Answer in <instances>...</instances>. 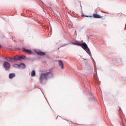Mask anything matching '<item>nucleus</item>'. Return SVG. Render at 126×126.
<instances>
[{
  "label": "nucleus",
  "instance_id": "f257e3e1",
  "mask_svg": "<svg viewBox=\"0 0 126 126\" xmlns=\"http://www.w3.org/2000/svg\"><path fill=\"white\" fill-rule=\"evenodd\" d=\"M51 77H53V73H52V72L42 73L39 75V82H40L41 84H43L44 82H46L49 78H51Z\"/></svg>",
  "mask_w": 126,
  "mask_h": 126
},
{
  "label": "nucleus",
  "instance_id": "f03ea898",
  "mask_svg": "<svg viewBox=\"0 0 126 126\" xmlns=\"http://www.w3.org/2000/svg\"><path fill=\"white\" fill-rule=\"evenodd\" d=\"M3 66L5 68V70H7L10 68V63L7 62H5L3 64Z\"/></svg>",
  "mask_w": 126,
  "mask_h": 126
},
{
  "label": "nucleus",
  "instance_id": "7ed1b4c3",
  "mask_svg": "<svg viewBox=\"0 0 126 126\" xmlns=\"http://www.w3.org/2000/svg\"><path fill=\"white\" fill-rule=\"evenodd\" d=\"M80 47H82V48H83V49L84 50H85V51H88V52H89V51H90V49L88 48V46H87V44H86V43H82L81 44Z\"/></svg>",
  "mask_w": 126,
  "mask_h": 126
},
{
  "label": "nucleus",
  "instance_id": "20e7f679",
  "mask_svg": "<svg viewBox=\"0 0 126 126\" xmlns=\"http://www.w3.org/2000/svg\"><path fill=\"white\" fill-rule=\"evenodd\" d=\"M5 60L9 62V63H13L16 61V57L14 58H11L10 57H6Z\"/></svg>",
  "mask_w": 126,
  "mask_h": 126
},
{
  "label": "nucleus",
  "instance_id": "39448f33",
  "mask_svg": "<svg viewBox=\"0 0 126 126\" xmlns=\"http://www.w3.org/2000/svg\"><path fill=\"white\" fill-rule=\"evenodd\" d=\"M16 61H20V60H25V59H26V56L22 55L18 56V57H16Z\"/></svg>",
  "mask_w": 126,
  "mask_h": 126
},
{
  "label": "nucleus",
  "instance_id": "423d86ee",
  "mask_svg": "<svg viewBox=\"0 0 126 126\" xmlns=\"http://www.w3.org/2000/svg\"><path fill=\"white\" fill-rule=\"evenodd\" d=\"M35 52L37 54V55H38V56H45V55H46L45 53L41 51L40 50H35Z\"/></svg>",
  "mask_w": 126,
  "mask_h": 126
},
{
  "label": "nucleus",
  "instance_id": "0eeeda50",
  "mask_svg": "<svg viewBox=\"0 0 126 126\" xmlns=\"http://www.w3.org/2000/svg\"><path fill=\"white\" fill-rule=\"evenodd\" d=\"M22 51L24 52L25 53H28V54H32V52L28 49H26L25 48H22Z\"/></svg>",
  "mask_w": 126,
  "mask_h": 126
},
{
  "label": "nucleus",
  "instance_id": "6e6552de",
  "mask_svg": "<svg viewBox=\"0 0 126 126\" xmlns=\"http://www.w3.org/2000/svg\"><path fill=\"white\" fill-rule=\"evenodd\" d=\"M59 66L61 67V68H63V63L62 60L58 61Z\"/></svg>",
  "mask_w": 126,
  "mask_h": 126
},
{
  "label": "nucleus",
  "instance_id": "1a4fd4ad",
  "mask_svg": "<svg viewBox=\"0 0 126 126\" xmlns=\"http://www.w3.org/2000/svg\"><path fill=\"white\" fill-rule=\"evenodd\" d=\"M93 17H94V18H102V17L97 14H93Z\"/></svg>",
  "mask_w": 126,
  "mask_h": 126
},
{
  "label": "nucleus",
  "instance_id": "9d476101",
  "mask_svg": "<svg viewBox=\"0 0 126 126\" xmlns=\"http://www.w3.org/2000/svg\"><path fill=\"white\" fill-rule=\"evenodd\" d=\"M15 73H10L9 74V78L10 79H12V78H14V77H15Z\"/></svg>",
  "mask_w": 126,
  "mask_h": 126
},
{
  "label": "nucleus",
  "instance_id": "9b49d317",
  "mask_svg": "<svg viewBox=\"0 0 126 126\" xmlns=\"http://www.w3.org/2000/svg\"><path fill=\"white\" fill-rule=\"evenodd\" d=\"M74 45H77V46H81V43L79 41H75V43H74Z\"/></svg>",
  "mask_w": 126,
  "mask_h": 126
},
{
  "label": "nucleus",
  "instance_id": "f8f14e48",
  "mask_svg": "<svg viewBox=\"0 0 126 126\" xmlns=\"http://www.w3.org/2000/svg\"><path fill=\"white\" fill-rule=\"evenodd\" d=\"M35 74H36V72H35V70H32L31 72L32 76L34 77L35 76Z\"/></svg>",
  "mask_w": 126,
  "mask_h": 126
},
{
  "label": "nucleus",
  "instance_id": "ddd939ff",
  "mask_svg": "<svg viewBox=\"0 0 126 126\" xmlns=\"http://www.w3.org/2000/svg\"><path fill=\"white\" fill-rule=\"evenodd\" d=\"M86 17H93V16L87 15V16H86Z\"/></svg>",
  "mask_w": 126,
  "mask_h": 126
},
{
  "label": "nucleus",
  "instance_id": "4468645a",
  "mask_svg": "<svg viewBox=\"0 0 126 126\" xmlns=\"http://www.w3.org/2000/svg\"><path fill=\"white\" fill-rule=\"evenodd\" d=\"M21 65H23V66H25V65L24 63L21 64Z\"/></svg>",
  "mask_w": 126,
  "mask_h": 126
},
{
  "label": "nucleus",
  "instance_id": "2eb2a0df",
  "mask_svg": "<svg viewBox=\"0 0 126 126\" xmlns=\"http://www.w3.org/2000/svg\"><path fill=\"white\" fill-rule=\"evenodd\" d=\"M17 66V64H14V65H13V66Z\"/></svg>",
  "mask_w": 126,
  "mask_h": 126
},
{
  "label": "nucleus",
  "instance_id": "dca6fc26",
  "mask_svg": "<svg viewBox=\"0 0 126 126\" xmlns=\"http://www.w3.org/2000/svg\"><path fill=\"white\" fill-rule=\"evenodd\" d=\"M122 126H125V125H124V124H122Z\"/></svg>",
  "mask_w": 126,
  "mask_h": 126
},
{
  "label": "nucleus",
  "instance_id": "f3484780",
  "mask_svg": "<svg viewBox=\"0 0 126 126\" xmlns=\"http://www.w3.org/2000/svg\"><path fill=\"white\" fill-rule=\"evenodd\" d=\"M0 48H1V45H0Z\"/></svg>",
  "mask_w": 126,
  "mask_h": 126
}]
</instances>
